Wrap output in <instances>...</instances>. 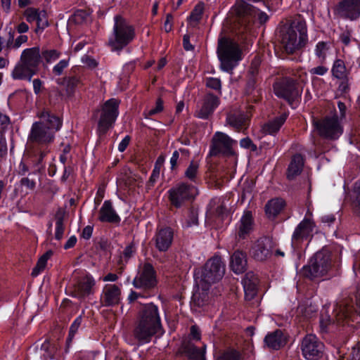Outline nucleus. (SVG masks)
Here are the masks:
<instances>
[{"label": "nucleus", "mask_w": 360, "mask_h": 360, "mask_svg": "<svg viewBox=\"0 0 360 360\" xmlns=\"http://www.w3.org/2000/svg\"><path fill=\"white\" fill-rule=\"evenodd\" d=\"M162 328L158 307L153 302L143 304L138 312L133 331L134 338L139 344L148 343Z\"/></svg>", "instance_id": "f257e3e1"}, {"label": "nucleus", "mask_w": 360, "mask_h": 360, "mask_svg": "<svg viewBox=\"0 0 360 360\" xmlns=\"http://www.w3.org/2000/svg\"><path fill=\"white\" fill-rule=\"evenodd\" d=\"M41 120L32 124L28 141L33 146H46L53 142L55 134L62 127L63 122L49 110L43 109L37 112Z\"/></svg>", "instance_id": "f03ea898"}, {"label": "nucleus", "mask_w": 360, "mask_h": 360, "mask_svg": "<svg viewBox=\"0 0 360 360\" xmlns=\"http://www.w3.org/2000/svg\"><path fill=\"white\" fill-rule=\"evenodd\" d=\"M41 62L39 47L35 46L22 51L20 60L15 65L11 75L14 79L31 81L37 72Z\"/></svg>", "instance_id": "7ed1b4c3"}, {"label": "nucleus", "mask_w": 360, "mask_h": 360, "mask_svg": "<svg viewBox=\"0 0 360 360\" xmlns=\"http://www.w3.org/2000/svg\"><path fill=\"white\" fill-rule=\"evenodd\" d=\"M136 37L135 29L121 15L114 17L112 32L110 36L108 45L112 51H121L127 46Z\"/></svg>", "instance_id": "20e7f679"}, {"label": "nucleus", "mask_w": 360, "mask_h": 360, "mask_svg": "<svg viewBox=\"0 0 360 360\" xmlns=\"http://www.w3.org/2000/svg\"><path fill=\"white\" fill-rule=\"evenodd\" d=\"M332 267L331 252L325 248L316 252L304 265L300 274L310 280L326 276Z\"/></svg>", "instance_id": "39448f33"}, {"label": "nucleus", "mask_w": 360, "mask_h": 360, "mask_svg": "<svg viewBox=\"0 0 360 360\" xmlns=\"http://www.w3.org/2000/svg\"><path fill=\"white\" fill-rule=\"evenodd\" d=\"M225 274V264L221 257L214 256L208 259L202 269L195 272L196 282L203 290L220 281Z\"/></svg>", "instance_id": "423d86ee"}, {"label": "nucleus", "mask_w": 360, "mask_h": 360, "mask_svg": "<svg viewBox=\"0 0 360 360\" xmlns=\"http://www.w3.org/2000/svg\"><path fill=\"white\" fill-rule=\"evenodd\" d=\"M217 55L221 61V68L226 72H231L241 60V51L238 44L225 37L218 40Z\"/></svg>", "instance_id": "0eeeda50"}, {"label": "nucleus", "mask_w": 360, "mask_h": 360, "mask_svg": "<svg viewBox=\"0 0 360 360\" xmlns=\"http://www.w3.org/2000/svg\"><path fill=\"white\" fill-rule=\"evenodd\" d=\"M307 28L302 22L293 23L283 34L281 43L285 51L292 53L307 42Z\"/></svg>", "instance_id": "6e6552de"}, {"label": "nucleus", "mask_w": 360, "mask_h": 360, "mask_svg": "<svg viewBox=\"0 0 360 360\" xmlns=\"http://www.w3.org/2000/svg\"><path fill=\"white\" fill-rule=\"evenodd\" d=\"M198 194V191L195 186L186 183H179L168 191V198L172 206L180 208L187 202L193 200Z\"/></svg>", "instance_id": "1a4fd4ad"}, {"label": "nucleus", "mask_w": 360, "mask_h": 360, "mask_svg": "<svg viewBox=\"0 0 360 360\" xmlns=\"http://www.w3.org/2000/svg\"><path fill=\"white\" fill-rule=\"evenodd\" d=\"M120 101L116 98H110L103 105L98 122V133L105 134L115 123L119 112Z\"/></svg>", "instance_id": "9d476101"}, {"label": "nucleus", "mask_w": 360, "mask_h": 360, "mask_svg": "<svg viewBox=\"0 0 360 360\" xmlns=\"http://www.w3.org/2000/svg\"><path fill=\"white\" fill-rule=\"evenodd\" d=\"M314 124L319 135L326 139H336L343 132L340 121L336 115L326 116L321 120L314 122Z\"/></svg>", "instance_id": "9b49d317"}, {"label": "nucleus", "mask_w": 360, "mask_h": 360, "mask_svg": "<svg viewBox=\"0 0 360 360\" xmlns=\"http://www.w3.org/2000/svg\"><path fill=\"white\" fill-rule=\"evenodd\" d=\"M236 141L231 139L227 134L217 131L212 136L210 145V155L217 156L223 154L228 156L235 155L233 145Z\"/></svg>", "instance_id": "f8f14e48"}, {"label": "nucleus", "mask_w": 360, "mask_h": 360, "mask_svg": "<svg viewBox=\"0 0 360 360\" xmlns=\"http://www.w3.org/2000/svg\"><path fill=\"white\" fill-rule=\"evenodd\" d=\"M156 283L155 271L153 265L148 262L140 266L137 275L132 281L136 288L145 290L154 288Z\"/></svg>", "instance_id": "ddd939ff"}, {"label": "nucleus", "mask_w": 360, "mask_h": 360, "mask_svg": "<svg viewBox=\"0 0 360 360\" xmlns=\"http://www.w3.org/2000/svg\"><path fill=\"white\" fill-rule=\"evenodd\" d=\"M323 344L313 334L307 335L301 343L302 354L307 360L320 359L323 355Z\"/></svg>", "instance_id": "4468645a"}, {"label": "nucleus", "mask_w": 360, "mask_h": 360, "mask_svg": "<svg viewBox=\"0 0 360 360\" xmlns=\"http://www.w3.org/2000/svg\"><path fill=\"white\" fill-rule=\"evenodd\" d=\"M235 11L238 16L243 18L248 22H255L257 20L260 24H263L269 18L266 13L260 11L259 9L242 0H238L235 6Z\"/></svg>", "instance_id": "2eb2a0df"}, {"label": "nucleus", "mask_w": 360, "mask_h": 360, "mask_svg": "<svg viewBox=\"0 0 360 360\" xmlns=\"http://www.w3.org/2000/svg\"><path fill=\"white\" fill-rule=\"evenodd\" d=\"M315 227L314 222L310 219H304L295 228L292 236V245L299 248L304 240H308Z\"/></svg>", "instance_id": "dca6fc26"}, {"label": "nucleus", "mask_w": 360, "mask_h": 360, "mask_svg": "<svg viewBox=\"0 0 360 360\" xmlns=\"http://www.w3.org/2000/svg\"><path fill=\"white\" fill-rule=\"evenodd\" d=\"M335 11L340 18L355 20L360 16V0H342L336 6Z\"/></svg>", "instance_id": "f3484780"}, {"label": "nucleus", "mask_w": 360, "mask_h": 360, "mask_svg": "<svg viewBox=\"0 0 360 360\" xmlns=\"http://www.w3.org/2000/svg\"><path fill=\"white\" fill-rule=\"evenodd\" d=\"M96 281L93 276L86 274L80 276L73 285L72 295L78 298H84L94 293Z\"/></svg>", "instance_id": "a211bd4d"}, {"label": "nucleus", "mask_w": 360, "mask_h": 360, "mask_svg": "<svg viewBox=\"0 0 360 360\" xmlns=\"http://www.w3.org/2000/svg\"><path fill=\"white\" fill-rule=\"evenodd\" d=\"M275 94L280 98L290 101L298 95L295 86V81L291 78L285 77L274 84Z\"/></svg>", "instance_id": "6ab92c4d"}, {"label": "nucleus", "mask_w": 360, "mask_h": 360, "mask_svg": "<svg viewBox=\"0 0 360 360\" xmlns=\"http://www.w3.org/2000/svg\"><path fill=\"white\" fill-rule=\"evenodd\" d=\"M272 249V241L269 238H262L254 244L250 253L255 259L264 261L271 257Z\"/></svg>", "instance_id": "aec40b11"}, {"label": "nucleus", "mask_w": 360, "mask_h": 360, "mask_svg": "<svg viewBox=\"0 0 360 360\" xmlns=\"http://www.w3.org/2000/svg\"><path fill=\"white\" fill-rule=\"evenodd\" d=\"M219 98L212 94H207L201 105L195 110V116L200 119H207L219 105Z\"/></svg>", "instance_id": "412c9836"}, {"label": "nucleus", "mask_w": 360, "mask_h": 360, "mask_svg": "<svg viewBox=\"0 0 360 360\" xmlns=\"http://www.w3.org/2000/svg\"><path fill=\"white\" fill-rule=\"evenodd\" d=\"M121 288L115 284H107L101 294V302L105 307L115 306L120 303Z\"/></svg>", "instance_id": "4be33fe9"}, {"label": "nucleus", "mask_w": 360, "mask_h": 360, "mask_svg": "<svg viewBox=\"0 0 360 360\" xmlns=\"http://www.w3.org/2000/svg\"><path fill=\"white\" fill-rule=\"evenodd\" d=\"M174 238V231L169 227L160 229L154 237L156 248L161 252L167 251L171 246Z\"/></svg>", "instance_id": "5701e85b"}, {"label": "nucleus", "mask_w": 360, "mask_h": 360, "mask_svg": "<svg viewBox=\"0 0 360 360\" xmlns=\"http://www.w3.org/2000/svg\"><path fill=\"white\" fill-rule=\"evenodd\" d=\"M356 314L360 316V286L357 290L356 307L353 306L345 305L336 309V320L338 323H342L345 319H350L354 314Z\"/></svg>", "instance_id": "b1692460"}, {"label": "nucleus", "mask_w": 360, "mask_h": 360, "mask_svg": "<svg viewBox=\"0 0 360 360\" xmlns=\"http://www.w3.org/2000/svg\"><path fill=\"white\" fill-rule=\"evenodd\" d=\"M98 220L101 222H108L110 224H118L120 221V217L117 214L110 200H105L103 203L98 215Z\"/></svg>", "instance_id": "393cba45"}, {"label": "nucleus", "mask_w": 360, "mask_h": 360, "mask_svg": "<svg viewBox=\"0 0 360 360\" xmlns=\"http://www.w3.org/2000/svg\"><path fill=\"white\" fill-rule=\"evenodd\" d=\"M245 297L248 300H252L257 295L258 278L253 272H248L243 279Z\"/></svg>", "instance_id": "a878e982"}, {"label": "nucleus", "mask_w": 360, "mask_h": 360, "mask_svg": "<svg viewBox=\"0 0 360 360\" xmlns=\"http://www.w3.org/2000/svg\"><path fill=\"white\" fill-rule=\"evenodd\" d=\"M264 343L269 348L277 350L286 344V338L282 330L278 329L266 335Z\"/></svg>", "instance_id": "bb28decb"}, {"label": "nucleus", "mask_w": 360, "mask_h": 360, "mask_svg": "<svg viewBox=\"0 0 360 360\" xmlns=\"http://www.w3.org/2000/svg\"><path fill=\"white\" fill-rule=\"evenodd\" d=\"M253 219L250 211L244 212L238 224V236L240 238H245L253 230Z\"/></svg>", "instance_id": "cd10ccee"}, {"label": "nucleus", "mask_w": 360, "mask_h": 360, "mask_svg": "<svg viewBox=\"0 0 360 360\" xmlns=\"http://www.w3.org/2000/svg\"><path fill=\"white\" fill-rule=\"evenodd\" d=\"M247 260L246 255L241 251H236L231 257L230 266L232 271L240 274L246 269Z\"/></svg>", "instance_id": "c85d7f7f"}, {"label": "nucleus", "mask_w": 360, "mask_h": 360, "mask_svg": "<svg viewBox=\"0 0 360 360\" xmlns=\"http://www.w3.org/2000/svg\"><path fill=\"white\" fill-rule=\"evenodd\" d=\"M304 165V159L300 154L295 155L288 168L287 177L289 180L295 179L299 175Z\"/></svg>", "instance_id": "c756f323"}, {"label": "nucleus", "mask_w": 360, "mask_h": 360, "mask_svg": "<svg viewBox=\"0 0 360 360\" xmlns=\"http://www.w3.org/2000/svg\"><path fill=\"white\" fill-rule=\"evenodd\" d=\"M285 205V201L281 198L271 199L265 206L266 214L269 218H274L280 214Z\"/></svg>", "instance_id": "7c9ffc66"}, {"label": "nucleus", "mask_w": 360, "mask_h": 360, "mask_svg": "<svg viewBox=\"0 0 360 360\" xmlns=\"http://www.w3.org/2000/svg\"><path fill=\"white\" fill-rule=\"evenodd\" d=\"M287 115L285 114H283L279 117H276L263 126V131L268 134H275L279 131L281 126L285 123Z\"/></svg>", "instance_id": "2f4dec72"}, {"label": "nucleus", "mask_w": 360, "mask_h": 360, "mask_svg": "<svg viewBox=\"0 0 360 360\" xmlns=\"http://www.w3.org/2000/svg\"><path fill=\"white\" fill-rule=\"evenodd\" d=\"M331 72L334 77L342 80H345L349 74L345 62L341 59H336L334 61Z\"/></svg>", "instance_id": "473e14b6"}, {"label": "nucleus", "mask_w": 360, "mask_h": 360, "mask_svg": "<svg viewBox=\"0 0 360 360\" xmlns=\"http://www.w3.org/2000/svg\"><path fill=\"white\" fill-rule=\"evenodd\" d=\"M184 351L191 359L205 360L204 349H200L193 345L188 344L184 346Z\"/></svg>", "instance_id": "72a5a7b5"}, {"label": "nucleus", "mask_w": 360, "mask_h": 360, "mask_svg": "<svg viewBox=\"0 0 360 360\" xmlns=\"http://www.w3.org/2000/svg\"><path fill=\"white\" fill-rule=\"evenodd\" d=\"M331 49V44L326 41H319L315 48V55L321 63H323Z\"/></svg>", "instance_id": "f704fd0d"}, {"label": "nucleus", "mask_w": 360, "mask_h": 360, "mask_svg": "<svg viewBox=\"0 0 360 360\" xmlns=\"http://www.w3.org/2000/svg\"><path fill=\"white\" fill-rule=\"evenodd\" d=\"M226 121L229 124L239 129L245 124L246 118L243 114L239 112L228 115Z\"/></svg>", "instance_id": "c9c22d12"}, {"label": "nucleus", "mask_w": 360, "mask_h": 360, "mask_svg": "<svg viewBox=\"0 0 360 360\" xmlns=\"http://www.w3.org/2000/svg\"><path fill=\"white\" fill-rule=\"evenodd\" d=\"M52 254V251H47L39 259L36 266L32 269L31 274L32 276H37L42 271L44 270L47 264V261L51 257Z\"/></svg>", "instance_id": "e433bc0d"}, {"label": "nucleus", "mask_w": 360, "mask_h": 360, "mask_svg": "<svg viewBox=\"0 0 360 360\" xmlns=\"http://www.w3.org/2000/svg\"><path fill=\"white\" fill-rule=\"evenodd\" d=\"M80 83V80L77 77H65L63 79V84L65 86V91L68 96H71L75 91L76 87Z\"/></svg>", "instance_id": "4c0bfd02"}, {"label": "nucleus", "mask_w": 360, "mask_h": 360, "mask_svg": "<svg viewBox=\"0 0 360 360\" xmlns=\"http://www.w3.org/2000/svg\"><path fill=\"white\" fill-rule=\"evenodd\" d=\"M240 353L234 349H228L224 351L217 359V360H240Z\"/></svg>", "instance_id": "58836bf2"}, {"label": "nucleus", "mask_w": 360, "mask_h": 360, "mask_svg": "<svg viewBox=\"0 0 360 360\" xmlns=\"http://www.w3.org/2000/svg\"><path fill=\"white\" fill-rule=\"evenodd\" d=\"M198 169L199 163L198 162L191 161L184 172L185 177L195 182L198 173Z\"/></svg>", "instance_id": "ea45409f"}, {"label": "nucleus", "mask_w": 360, "mask_h": 360, "mask_svg": "<svg viewBox=\"0 0 360 360\" xmlns=\"http://www.w3.org/2000/svg\"><path fill=\"white\" fill-rule=\"evenodd\" d=\"M204 8L205 4L202 2H200L195 5L189 17L191 22L197 24L200 21L204 11Z\"/></svg>", "instance_id": "a19ab883"}, {"label": "nucleus", "mask_w": 360, "mask_h": 360, "mask_svg": "<svg viewBox=\"0 0 360 360\" xmlns=\"http://www.w3.org/2000/svg\"><path fill=\"white\" fill-rule=\"evenodd\" d=\"M82 321V318L81 316H79L77 318H76V319L73 321V323L70 326L69 335H68V337L66 340L67 345L68 346L71 344L75 334L77 333L79 328L80 327Z\"/></svg>", "instance_id": "79ce46f5"}, {"label": "nucleus", "mask_w": 360, "mask_h": 360, "mask_svg": "<svg viewBox=\"0 0 360 360\" xmlns=\"http://www.w3.org/2000/svg\"><path fill=\"white\" fill-rule=\"evenodd\" d=\"M60 56V53L56 49L44 50L41 52L42 57L46 63H50L56 60Z\"/></svg>", "instance_id": "37998d69"}, {"label": "nucleus", "mask_w": 360, "mask_h": 360, "mask_svg": "<svg viewBox=\"0 0 360 360\" xmlns=\"http://www.w3.org/2000/svg\"><path fill=\"white\" fill-rule=\"evenodd\" d=\"M35 22L37 24L36 32H38L39 30H44L48 26L49 23L46 11H39Z\"/></svg>", "instance_id": "c03bdc74"}, {"label": "nucleus", "mask_w": 360, "mask_h": 360, "mask_svg": "<svg viewBox=\"0 0 360 360\" xmlns=\"http://www.w3.org/2000/svg\"><path fill=\"white\" fill-rule=\"evenodd\" d=\"M205 84L207 87L217 91L221 94V82L219 79L215 77H207L205 80Z\"/></svg>", "instance_id": "a18cd8bd"}, {"label": "nucleus", "mask_w": 360, "mask_h": 360, "mask_svg": "<svg viewBox=\"0 0 360 360\" xmlns=\"http://www.w3.org/2000/svg\"><path fill=\"white\" fill-rule=\"evenodd\" d=\"M65 226L63 224V217H58L56 221L55 238L60 240L63 236Z\"/></svg>", "instance_id": "49530a36"}, {"label": "nucleus", "mask_w": 360, "mask_h": 360, "mask_svg": "<svg viewBox=\"0 0 360 360\" xmlns=\"http://www.w3.org/2000/svg\"><path fill=\"white\" fill-rule=\"evenodd\" d=\"M163 110V101L161 98H158L155 103V107L151 108L146 113V118H148L158 112H160Z\"/></svg>", "instance_id": "de8ad7c7"}, {"label": "nucleus", "mask_w": 360, "mask_h": 360, "mask_svg": "<svg viewBox=\"0 0 360 360\" xmlns=\"http://www.w3.org/2000/svg\"><path fill=\"white\" fill-rule=\"evenodd\" d=\"M38 12V9L34 8H28L25 10L24 15L28 22H35Z\"/></svg>", "instance_id": "09e8293b"}, {"label": "nucleus", "mask_w": 360, "mask_h": 360, "mask_svg": "<svg viewBox=\"0 0 360 360\" xmlns=\"http://www.w3.org/2000/svg\"><path fill=\"white\" fill-rule=\"evenodd\" d=\"M41 352V358L43 360H50L53 359L54 354L49 349V345L48 343H44L40 349Z\"/></svg>", "instance_id": "8fccbe9b"}, {"label": "nucleus", "mask_w": 360, "mask_h": 360, "mask_svg": "<svg viewBox=\"0 0 360 360\" xmlns=\"http://www.w3.org/2000/svg\"><path fill=\"white\" fill-rule=\"evenodd\" d=\"M69 60H60L53 68V72L57 75H60L64 69L68 66Z\"/></svg>", "instance_id": "3c124183"}, {"label": "nucleus", "mask_w": 360, "mask_h": 360, "mask_svg": "<svg viewBox=\"0 0 360 360\" xmlns=\"http://www.w3.org/2000/svg\"><path fill=\"white\" fill-rule=\"evenodd\" d=\"M355 211L360 216V181L355 184Z\"/></svg>", "instance_id": "603ef678"}, {"label": "nucleus", "mask_w": 360, "mask_h": 360, "mask_svg": "<svg viewBox=\"0 0 360 360\" xmlns=\"http://www.w3.org/2000/svg\"><path fill=\"white\" fill-rule=\"evenodd\" d=\"M187 226H192L198 224V212L193 210H191L186 220Z\"/></svg>", "instance_id": "864d4df0"}, {"label": "nucleus", "mask_w": 360, "mask_h": 360, "mask_svg": "<svg viewBox=\"0 0 360 360\" xmlns=\"http://www.w3.org/2000/svg\"><path fill=\"white\" fill-rule=\"evenodd\" d=\"M48 146H49L41 147V146H33V147L35 148L34 153H35L36 155H39L38 161L39 163L42 161L44 158L49 153V150Z\"/></svg>", "instance_id": "5fc2aeb1"}, {"label": "nucleus", "mask_w": 360, "mask_h": 360, "mask_svg": "<svg viewBox=\"0 0 360 360\" xmlns=\"http://www.w3.org/2000/svg\"><path fill=\"white\" fill-rule=\"evenodd\" d=\"M328 71V68L324 65H319L309 70V73L312 75L323 76Z\"/></svg>", "instance_id": "6e6d98bb"}, {"label": "nucleus", "mask_w": 360, "mask_h": 360, "mask_svg": "<svg viewBox=\"0 0 360 360\" xmlns=\"http://www.w3.org/2000/svg\"><path fill=\"white\" fill-rule=\"evenodd\" d=\"M240 145L242 148H250L252 151H255L257 150L256 145L253 143L250 138H244L241 139L240 141Z\"/></svg>", "instance_id": "4d7b16f0"}, {"label": "nucleus", "mask_w": 360, "mask_h": 360, "mask_svg": "<svg viewBox=\"0 0 360 360\" xmlns=\"http://www.w3.org/2000/svg\"><path fill=\"white\" fill-rule=\"evenodd\" d=\"M160 166H158V162H157L153 170L151 176L149 179V183L151 185H153L156 182V181L158 179V178L160 176Z\"/></svg>", "instance_id": "13d9d810"}, {"label": "nucleus", "mask_w": 360, "mask_h": 360, "mask_svg": "<svg viewBox=\"0 0 360 360\" xmlns=\"http://www.w3.org/2000/svg\"><path fill=\"white\" fill-rule=\"evenodd\" d=\"M27 36L20 35L15 39L14 43L11 45L13 49H17L20 47L22 44H25L27 41Z\"/></svg>", "instance_id": "bf43d9fd"}, {"label": "nucleus", "mask_w": 360, "mask_h": 360, "mask_svg": "<svg viewBox=\"0 0 360 360\" xmlns=\"http://www.w3.org/2000/svg\"><path fill=\"white\" fill-rule=\"evenodd\" d=\"M20 184L22 186L27 187V188H29L30 190L34 189L35 186H36L35 181L33 179H30L28 177L22 178L20 180Z\"/></svg>", "instance_id": "052dcab7"}, {"label": "nucleus", "mask_w": 360, "mask_h": 360, "mask_svg": "<svg viewBox=\"0 0 360 360\" xmlns=\"http://www.w3.org/2000/svg\"><path fill=\"white\" fill-rule=\"evenodd\" d=\"M10 124L9 117L0 111V130H4Z\"/></svg>", "instance_id": "680f3d73"}, {"label": "nucleus", "mask_w": 360, "mask_h": 360, "mask_svg": "<svg viewBox=\"0 0 360 360\" xmlns=\"http://www.w3.org/2000/svg\"><path fill=\"white\" fill-rule=\"evenodd\" d=\"M82 62L86 66H88L89 68H92V69L96 68L97 65H98L97 61L94 58H91V57L88 56H85L82 58Z\"/></svg>", "instance_id": "e2e57ef3"}, {"label": "nucleus", "mask_w": 360, "mask_h": 360, "mask_svg": "<svg viewBox=\"0 0 360 360\" xmlns=\"http://www.w3.org/2000/svg\"><path fill=\"white\" fill-rule=\"evenodd\" d=\"M172 21H173V16L171 13H167L166 15V20L165 21L164 24V29L166 32H169L172 29Z\"/></svg>", "instance_id": "0e129e2a"}, {"label": "nucleus", "mask_w": 360, "mask_h": 360, "mask_svg": "<svg viewBox=\"0 0 360 360\" xmlns=\"http://www.w3.org/2000/svg\"><path fill=\"white\" fill-rule=\"evenodd\" d=\"M7 153V145L6 139L2 133H0V157L5 155Z\"/></svg>", "instance_id": "69168bd1"}, {"label": "nucleus", "mask_w": 360, "mask_h": 360, "mask_svg": "<svg viewBox=\"0 0 360 360\" xmlns=\"http://www.w3.org/2000/svg\"><path fill=\"white\" fill-rule=\"evenodd\" d=\"M70 151V146L67 145L64 147L62 154L60 155V161L65 164L68 159L69 153Z\"/></svg>", "instance_id": "338daca9"}, {"label": "nucleus", "mask_w": 360, "mask_h": 360, "mask_svg": "<svg viewBox=\"0 0 360 360\" xmlns=\"http://www.w3.org/2000/svg\"><path fill=\"white\" fill-rule=\"evenodd\" d=\"M131 138L129 136H126L119 143L118 145V150L120 152H123L125 150V149L127 148V146L129 144Z\"/></svg>", "instance_id": "774afa93"}]
</instances>
